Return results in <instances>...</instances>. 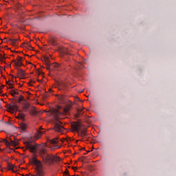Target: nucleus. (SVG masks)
<instances>
[{"label": "nucleus", "instance_id": "1", "mask_svg": "<svg viewBox=\"0 0 176 176\" xmlns=\"http://www.w3.org/2000/svg\"><path fill=\"white\" fill-rule=\"evenodd\" d=\"M26 148L34 155H36V153H38L39 156L42 157L44 163H49V162L54 160V157H52L47 153V148L45 146H41L36 143H32V142H28Z\"/></svg>", "mask_w": 176, "mask_h": 176}, {"label": "nucleus", "instance_id": "2", "mask_svg": "<svg viewBox=\"0 0 176 176\" xmlns=\"http://www.w3.org/2000/svg\"><path fill=\"white\" fill-rule=\"evenodd\" d=\"M32 162L36 166V175L34 176H44L45 172L43 171V166L42 165V162L38 160L35 157L32 158Z\"/></svg>", "mask_w": 176, "mask_h": 176}, {"label": "nucleus", "instance_id": "3", "mask_svg": "<svg viewBox=\"0 0 176 176\" xmlns=\"http://www.w3.org/2000/svg\"><path fill=\"white\" fill-rule=\"evenodd\" d=\"M72 129L74 131H79V135L81 137H86L87 133V129L86 127L82 128V124L78 122H73L72 124Z\"/></svg>", "mask_w": 176, "mask_h": 176}, {"label": "nucleus", "instance_id": "4", "mask_svg": "<svg viewBox=\"0 0 176 176\" xmlns=\"http://www.w3.org/2000/svg\"><path fill=\"white\" fill-rule=\"evenodd\" d=\"M7 108L11 113H16V111H19V106L13 102V104H8Z\"/></svg>", "mask_w": 176, "mask_h": 176}, {"label": "nucleus", "instance_id": "5", "mask_svg": "<svg viewBox=\"0 0 176 176\" xmlns=\"http://www.w3.org/2000/svg\"><path fill=\"white\" fill-rule=\"evenodd\" d=\"M21 61H23V57L18 56V59H16V60H12V63H14V65H16V67H23L24 64H23Z\"/></svg>", "mask_w": 176, "mask_h": 176}, {"label": "nucleus", "instance_id": "6", "mask_svg": "<svg viewBox=\"0 0 176 176\" xmlns=\"http://www.w3.org/2000/svg\"><path fill=\"white\" fill-rule=\"evenodd\" d=\"M54 130H55V131L61 133L63 131V130H64V127L60 124H55Z\"/></svg>", "mask_w": 176, "mask_h": 176}, {"label": "nucleus", "instance_id": "7", "mask_svg": "<svg viewBox=\"0 0 176 176\" xmlns=\"http://www.w3.org/2000/svg\"><path fill=\"white\" fill-rule=\"evenodd\" d=\"M16 69L19 76H21V78H24V76H25V72L19 67H16Z\"/></svg>", "mask_w": 176, "mask_h": 176}, {"label": "nucleus", "instance_id": "8", "mask_svg": "<svg viewBox=\"0 0 176 176\" xmlns=\"http://www.w3.org/2000/svg\"><path fill=\"white\" fill-rule=\"evenodd\" d=\"M30 106L29 103H25L22 107V109L23 112H28V111H30Z\"/></svg>", "mask_w": 176, "mask_h": 176}, {"label": "nucleus", "instance_id": "9", "mask_svg": "<svg viewBox=\"0 0 176 176\" xmlns=\"http://www.w3.org/2000/svg\"><path fill=\"white\" fill-rule=\"evenodd\" d=\"M8 42H10L11 45H17V42H19V38H9Z\"/></svg>", "mask_w": 176, "mask_h": 176}, {"label": "nucleus", "instance_id": "10", "mask_svg": "<svg viewBox=\"0 0 176 176\" xmlns=\"http://www.w3.org/2000/svg\"><path fill=\"white\" fill-rule=\"evenodd\" d=\"M52 113L54 116H56V118L61 115V113L57 109H54Z\"/></svg>", "mask_w": 176, "mask_h": 176}, {"label": "nucleus", "instance_id": "11", "mask_svg": "<svg viewBox=\"0 0 176 176\" xmlns=\"http://www.w3.org/2000/svg\"><path fill=\"white\" fill-rule=\"evenodd\" d=\"M52 67L54 68H55V69H56L57 71H60L61 70V65L58 64V63H54L52 65Z\"/></svg>", "mask_w": 176, "mask_h": 176}, {"label": "nucleus", "instance_id": "12", "mask_svg": "<svg viewBox=\"0 0 176 176\" xmlns=\"http://www.w3.org/2000/svg\"><path fill=\"white\" fill-rule=\"evenodd\" d=\"M24 47H27L29 50H33L34 48L31 46V44L30 43H25L23 44Z\"/></svg>", "mask_w": 176, "mask_h": 176}, {"label": "nucleus", "instance_id": "13", "mask_svg": "<svg viewBox=\"0 0 176 176\" xmlns=\"http://www.w3.org/2000/svg\"><path fill=\"white\" fill-rule=\"evenodd\" d=\"M42 134H43V131H38L36 133H35L34 137L36 140H39V138L41 137V135H42Z\"/></svg>", "mask_w": 176, "mask_h": 176}, {"label": "nucleus", "instance_id": "14", "mask_svg": "<svg viewBox=\"0 0 176 176\" xmlns=\"http://www.w3.org/2000/svg\"><path fill=\"white\" fill-rule=\"evenodd\" d=\"M29 111L31 115H36V110L34 107H32L31 109H29Z\"/></svg>", "mask_w": 176, "mask_h": 176}, {"label": "nucleus", "instance_id": "15", "mask_svg": "<svg viewBox=\"0 0 176 176\" xmlns=\"http://www.w3.org/2000/svg\"><path fill=\"white\" fill-rule=\"evenodd\" d=\"M14 167H16V166L8 162V170H12V171H14Z\"/></svg>", "mask_w": 176, "mask_h": 176}, {"label": "nucleus", "instance_id": "16", "mask_svg": "<svg viewBox=\"0 0 176 176\" xmlns=\"http://www.w3.org/2000/svg\"><path fill=\"white\" fill-rule=\"evenodd\" d=\"M11 96H12V97H14V96H19V92H17V91L12 89L11 90V93H10Z\"/></svg>", "mask_w": 176, "mask_h": 176}, {"label": "nucleus", "instance_id": "17", "mask_svg": "<svg viewBox=\"0 0 176 176\" xmlns=\"http://www.w3.org/2000/svg\"><path fill=\"white\" fill-rule=\"evenodd\" d=\"M63 113H65V115H68L69 113V107L64 108Z\"/></svg>", "mask_w": 176, "mask_h": 176}, {"label": "nucleus", "instance_id": "18", "mask_svg": "<svg viewBox=\"0 0 176 176\" xmlns=\"http://www.w3.org/2000/svg\"><path fill=\"white\" fill-rule=\"evenodd\" d=\"M52 144H58V138H56L54 139H52L51 140Z\"/></svg>", "mask_w": 176, "mask_h": 176}, {"label": "nucleus", "instance_id": "19", "mask_svg": "<svg viewBox=\"0 0 176 176\" xmlns=\"http://www.w3.org/2000/svg\"><path fill=\"white\" fill-rule=\"evenodd\" d=\"M21 129L24 131L27 129V124L22 123L21 124Z\"/></svg>", "mask_w": 176, "mask_h": 176}, {"label": "nucleus", "instance_id": "20", "mask_svg": "<svg viewBox=\"0 0 176 176\" xmlns=\"http://www.w3.org/2000/svg\"><path fill=\"white\" fill-rule=\"evenodd\" d=\"M19 116L21 119H24L25 118V114L23 113L21 111H19Z\"/></svg>", "mask_w": 176, "mask_h": 176}, {"label": "nucleus", "instance_id": "21", "mask_svg": "<svg viewBox=\"0 0 176 176\" xmlns=\"http://www.w3.org/2000/svg\"><path fill=\"white\" fill-rule=\"evenodd\" d=\"M64 176H71L69 175V170H68V169H65V171L63 173Z\"/></svg>", "mask_w": 176, "mask_h": 176}, {"label": "nucleus", "instance_id": "22", "mask_svg": "<svg viewBox=\"0 0 176 176\" xmlns=\"http://www.w3.org/2000/svg\"><path fill=\"white\" fill-rule=\"evenodd\" d=\"M7 85H8L9 89H14V87L12 85V82H7Z\"/></svg>", "mask_w": 176, "mask_h": 176}, {"label": "nucleus", "instance_id": "23", "mask_svg": "<svg viewBox=\"0 0 176 176\" xmlns=\"http://www.w3.org/2000/svg\"><path fill=\"white\" fill-rule=\"evenodd\" d=\"M23 100H24V96H20L19 98L18 99L17 102H21V101H23Z\"/></svg>", "mask_w": 176, "mask_h": 176}, {"label": "nucleus", "instance_id": "24", "mask_svg": "<svg viewBox=\"0 0 176 176\" xmlns=\"http://www.w3.org/2000/svg\"><path fill=\"white\" fill-rule=\"evenodd\" d=\"M3 142H5L6 145H7V146H9V145H10V143L6 139H4Z\"/></svg>", "mask_w": 176, "mask_h": 176}, {"label": "nucleus", "instance_id": "25", "mask_svg": "<svg viewBox=\"0 0 176 176\" xmlns=\"http://www.w3.org/2000/svg\"><path fill=\"white\" fill-rule=\"evenodd\" d=\"M10 145L16 146V142H14L13 140H10Z\"/></svg>", "mask_w": 176, "mask_h": 176}, {"label": "nucleus", "instance_id": "26", "mask_svg": "<svg viewBox=\"0 0 176 176\" xmlns=\"http://www.w3.org/2000/svg\"><path fill=\"white\" fill-rule=\"evenodd\" d=\"M44 58H45V61H46L47 63H49V60H50V57L45 56Z\"/></svg>", "mask_w": 176, "mask_h": 176}, {"label": "nucleus", "instance_id": "27", "mask_svg": "<svg viewBox=\"0 0 176 176\" xmlns=\"http://www.w3.org/2000/svg\"><path fill=\"white\" fill-rule=\"evenodd\" d=\"M54 160H55L56 162H60L61 160V158H60L59 157H57L56 159H54Z\"/></svg>", "mask_w": 176, "mask_h": 176}, {"label": "nucleus", "instance_id": "28", "mask_svg": "<svg viewBox=\"0 0 176 176\" xmlns=\"http://www.w3.org/2000/svg\"><path fill=\"white\" fill-rule=\"evenodd\" d=\"M54 148H55V149H60V146L56 145V146H54Z\"/></svg>", "mask_w": 176, "mask_h": 176}, {"label": "nucleus", "instance_id": "29", "mask_svg": "<svg viewBox=\"0 0 176 176\" xmlns=\"http://www.w3.org/2000/svg\"><path fill=\"white\" fill-rule=\"evenodd\" d=\"M85 159H86V157H82L81 159V162H85Z\"/></svg>", "mask_w": 176, "mask_h": 176}, {"label": "nucleus", "instance_id": "30", "mask_svg": "<svg viewBox=\"0 0 176 176\" xmlns=\"http://www.w3.org/2000/svg\"><path fill=\"white\" fill-rule=\"evenodd\" d=\"M17 8H18V9H21V4H19L18 6H17Z\"/></svg>", "mask_w": 176, "mask_h": 176}, {"label": "nucleus", "instance_id": "31", "mask_svg": "<svg viewBox=\"0 0 176 176\" xmlns=\"http://www.w3.org/2000/svg\"><path fill=\"white\" fill-rule=\"evenodd\" d=\"M1 60H5V57L2 55L1 56Z\"/></svg>", "mask_w": 176, "mask_h": 176}, {"label": "nucleus", "instance_id": "32", "mask_svg": "<svg viewBox=\"0 0 176 176\" xmlns=\"http://www.w3.org/2000/svg\"><path fill=\"white\" fill-rule=\"evenodd\" d=\"M60 100H61L62 102H64V101L63 100H64V97L60 98Z\"/></svg>", "mask_w": 176, "mask_h": 176}, {"label": "nucleus", "instance_id": "33", "mask_svg": "<svg viewBox=\"0 0 176 176\" xmlns=\"http://www.w3.org/2000/svg\"><path fill=\"white\" fill-rule=\"evenodd\" d=\"M47 69H50V66H47Z\"/></svg>", "mask_w": 176, "mask_h": 176}, {"label": "nucleus", "instance_id": "34", "mask_svg": "<svg viewBox=\"0 0 176 176\" xmlns=\"http://www.w3.org/2000/svg\"><path fill=\"white\" fill-rule=\"evenodd\" d=\"M77 168L73 167V170H77Z\"/></svg>", "mask_w": 176, "mask_h": 176}, {"label": "nucleus", "instance_id": "35", "mask_svg": "<svg viewBox=\"0 0 176 176\" xmlns=\"http://www.w3.org/2000/svg\"><path fill=\"white\" fill-rule=\"evenodd\" d=\"M81 151H85V148H81Z\"/></svg>", "mask_w": 176, "mask_h": 176}, {"label": "nucleus", "instance_id": "36", "mask_svg": "<svg viewBox=\"0 0 176 176\" xmlns=\"http://www.w3.org/2000/svg\"><path fill=\"white\" fill-rule=\"evenodd\" d=\"M52 44H53L54 45H56V43H52Z\"/></svg>", "mask_w": 176, "mask_h": 176}, {"label": "nucleus", "instance_id": "37", "mask_svg": "<svg viewBox=\"0 0 176 176\" xmlns=\"http://www.w3.org/2000/svg\"><path fill=\"white\" fill-rule=\"evenodd\" d=\"M65 140L66 141H67V142L69 141V140H67V139H65Z\"/></svg>", "mask_w": 176, "mask_h": 176}, {"label": "nucleus", "instance_id": "38", "mask_svg": "<svg viewBox=\"0 0 176 176\" xmlns=\"http://www.w3.org/2000/svg\"><path fill=\"white\" fill-rule=\"evenodd\" d=\"M78 111L82 112V110H78Z\"/></svg>", "mask_w": 176, "mask_h": 176}]
</instances>
